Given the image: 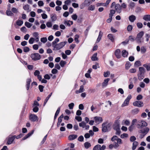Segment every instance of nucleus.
<instances>
[{"label": "nucleus", "instance_id": "3", "mask_svg": "<svg viewBox=\"0 0 150 150\" xmlns=\"http://www.w3.org/2000/svg\"><path fill=\"white\" fill-rule=\"evenodd\" d=\"M111 125L107 122L103 123L102 125V132H108V129L110 127Z\"/></svg>", "mask_w": 150, "mask_h": 150}, {"label": "nucleus", "instance_id": "49", "mask_svg": "<svg viewBox=\"0 0 150 150\" xmlns=\"http://www.w3.org/2000/svg\"><path fill=\"white\" fill-rule=\"evenodd\" d=\"M66 64V62L63 60L61 61L60 62V64L62 67H63Z\"/></svg>", "mask_w": 150, "mask_h": 150}, {"label": "nucleus", "instance_id": "47", "mask_svg": "<svg viewBox=\"0 0 150 150\" xmlns=\"http://www.w3.org/2000/svg\"><path fill=\"white\" fill-rule=\"evenodd\" d=\"M41 41L43 43H45L47 41V38L46 37H44L41 38Z\"/></svg>", "mask_w": 150, "mask_h": 150}, {"label": "nucleus", "instance_id": "29", "mask_svg": "<svg viewBox=\"0 0 150 150\" xmlns=\"http://www.w3.org/2000/svg\"><path fill=\"white\" fill-rule=\"evenodd\" d=\"M108 38L112 42H113L114 41V38L113 35L112 34H109L108 35Z\"/></svg>", "mask_w": 150, "mask_h": 150}, {"label": "nucleus", "instance_id": "51", "mask_svg": "<svg viewBox=\"0 0 150 150\" xmlns=\"http://www.w3.org/2000/svg\"><path fill=\"white\" fill-rule=\"evenodd\" d=\"M77 17L78 16L77 15L75 14L71 16V18L73 20L75 21L77 19Z\"/></svg>", "mask_w": 150, "mask_h": 150}, {"label": "nucleus", "instance_id": "27", "mask_svg": "<svg viewBox=\"0 0 150 150\" xmlns=\"http://www.w3.org/2000/svg\"><path fill=\"white\" fill-rule=\"evenodd\" d=\"M97 53H95L94 54L92 57L91 59L92 61H95L98 60V58L97 57Z\"/></svg>", "mask_w": 150, "mask_h": 150}, {"label": "nucleus", "instance_id": "6", "mask_svg": "<svg viewBox=\"0 0 150 150\" xmlns=\"http://www.w3.org/2000/svg\"><path fill=\"white\" fill-rule=\"evenodd\" d=\"M29 120L32 122H35L38 120V116L35 115L31 114L29 115Z\"/></svg>", "mask_w": 150, "mask_h": 150}, {"label": "nucleus", "instance_id": "38", "mask_svg": "<svg viewBox=\"0 0 150 150\" xmlns=\"http://www.w3.org/2000/svg\"><path fill=\"white\" fill-rule=\"evenodd\" d=\"M25 25L28 28H30L32 25V24L28 22H25Z\"/></svg>", "mask_w": 150, "mask_h": 150}, {"label": "nucleus", "instance_id": "50", "mask_svg": "<svg viewBox=\"0 0 150 150\" xmlns=\"http://www.w3.org/2000/svg\"><path fill=\"white\" fill-rule=\"evenodd\" d=\"M40 105L36 101V100H35L34 101L33 104V106H39Z\"/></svg>", "mask_w": 150, "mask_h": 150}, {"label": "nucleus", "instance_id": "62", "mask_svg": "<svg viewBox=\"0 0 150 150\" xmlns=\"http://www.w3.org/2000/svg\"><path fill=\"white\" fill-rule=\"evenodd\" d=\"M118 138V137L117 136L115 135L112 138L111 140L112 142H113L115 140H117Z\"/></svg>", "mask_w": 150, "mask_h": 150}, {"label": "nucleus", "instance_id": "16", "mask_svg": "<svg viewBox=\"0 0 150 150\" xmlns=\"http://www.w3.org/2000/svg\"><path fill=\"white\" fill-rule=\"evenodd\" d=\"M110 80V79L107 78L104 80L102 86L103 88L106 87L108 85V81Z\"/></svg>", "mask_w": 150, "mask_h": 150}, {"label": "nucleus", "instance_id": "44", "mask_svg": "<svg viewBox=\"0 0 150 150\" xmlns=\"http://www.w3.org/2000/svg\"><path fill=\"white\" fill-rule=\"evenodd\" d=\"M136 139V137L134 136H131L130 138V141L131 142H134Z\"/></svg>", "mask_w": 150, "mask_h": 150}, {"label": "nucleus", "instance_id": "5", "mask_svg": "<svg viewBox=\"0 0 150 150\" xmlns=\"http://www.w3.org/2000/svg\"><path fill=\"white\" fill-rule=\"evenodd\" d=\"M31 57L33 60L36 61L40 59L41 58L40 55L38 53L32 54Z\"/></svg>", "mask_w": 150, "mask_h": 150}, {"label": "nucleus", "instance_id": "31", "mask_svg": "<svg viewBox=\"0 0 150 150\" xmlns=\"http://www.w3.org/2000/svg\"><path fill=\"white\" fill-rule=\"evenodd\" d=\"M11 11L15 13H19V11L17 8H16L13 7L11 9Z\"/></svg>", "mask_w": 150, "mask_h": 150}, {"label": "nucleus", "instance_id": "18", "mask_svg": "<svg viewBox=\"0 0 150 150\" xmlns=\"http://www.w3.org/2000/svg\"><path fill=\"white\" fill-rule=\"evenodd\" d=\"M139 111V109L138 108H136L133 109L131 111V113L133 115L137 114Z\"/></svg>", "mask_w": 150, "mask_h": 150}, {"label": "nucleus", "instance_id": "21", "mask_svg": "<svg viewBox=\"0 0 150 150\" xmlns=\"http://www.w3.org/2000/svg\"><path fill=\"white\" fill-rule=\"evenodd\" d=\"M60 110V107L58 108L56 112L54 117V120H55L57 118V116L59 114Z\"/></svg>", "mask_w": 150, "mask_h": 150}, {"label": "nucleus", "instance_id": "7", "mask_svg": "<svg viewBox=\"0 0 150 150\" xmlns=\"http://www.w3.org/2000/svg\"><path fill=\"white\" fill-rule=\"evenodd\" d=\"M139 122L140 123L137 125L138 128H141L147 125V123L144 121L141 120L140 122L139 121Z\"/></svg>", "mask_w": 150, "mask_h": 150}, {"label": "nucleus", "instance_id": "48", "mask_svg": "<svg viewBox=\"0 0 150 150\" xmlns=\"http://www.w3.org/2000/svg\"><path fill=\"white\" fill-rule=\"evenodd\" d=\"M35 41V39L33 38H30L29 40V42L30 44H33Z\"/></svg>", "mask_w": 150, "mask_h": 150}, {"label": "nucleus", "instance_id": "4", "mask_svg": "<svg viewBox=\"0 0 150 150\" xmlns=\"http://www.w3.org/2000/svg\"><path fill=\"white\" fill-rule=\"evenodd\" d=\"M144 34V32L143 31H141L137 35L136 38V40L138 43H141L143 41V39L142 38Z\"/></svg>", "mask_w": 150, "mask_h": 150}, {"label": "nucleus", "instance_id": "40", "mask_svg": "<svg viewBox=\"0 0 150 150\" xmlns=\"http://www.w3.org/2000/svg\"><path fill=\"white\" fill-rule=\"evenodd\" d=\"M79 126L80 127H82L83 128H84L85 126H86V123L83 121L79 123Z\"/></svg>", "mask_w": 150, "mask_h": 150}, {"label": "nucleus", "instance_id": "54", "mask_svg": "<svg viewBox=\"0 0 150 150\" xmlns=\"http://www.w3.org/2000/svg\"><path fill=\"white\" fill-rule=\"evenodd\" d=\"M84 140V137L82 135L80 136L78 138V140L81 142L83 141Z\"/></svg>", "mask_w": 150, "mask_h": 150}, {"label": "nucleus", "instance_id": "15", "mask_svg": "<svg viewBox=\"0 0 150 150\" xmlns=\"http://www.w3.org/2000/svg\"><path fill=\"white\" fill-rule=\"evenodd\" d=\"M34 130H32L31 132L28 133L22 139V140H24L28 138L29 137H30L31 135L34 133Z\"/></svg>", "mask_w": 150, "mask_h": 150}, {"label": "nucleus", "instance_id": "60", "mask_svg": "<svg viewBox=\"0 0 150 150\" xmlns=\"http://www.w3.org/2000/svg\"><path fill=\"white\" fill-rule=\"evenodd\" d=\"M83 86H80V89L78 92L77 93H81L83 92Z\"/></svg>", "mask_w": 150, "mask_h": 150}, {"label": "nucleus", "instance_id": "57", "mask_svg": "<svg viewBox=\"0 0 150 150\" xmlns=\"http://www.w3.org/2000/svg\"><path fill=\"white\" fill-rule=\"evenodd\" d=\"M137 27L139 28H141L142 27L143 25L140 22H138L137 23Z\"/></svg>", "mask_w": 150, "mask_h": 150}, {"label": "nucleus", "instance_id": "9", "mask_svg": "<svg viewBox=\"0 0 150 150\" xmlns=\"http://www.w3.org/2000/svg\"><path fill=\"white\" fill-rule=\"evenodd\" d=\"M149 129L148 127H146L143 129L139 130V132L140 133H142L143 134H145L146 135L149 132Z\"/></svg>", "mask_w": 150, "mask_h": 150}, {"label": "nucleus", "instance_id": "2", "mask_svg": "<svg viewBox=\"0 0 150 150\" xmlns=\"http://www.w3.org/2000/svg\"><path fill=\"white\" fill-rule=\"evenodd\" d=\"M67 43V41H64L60 42L58 44H57L52 46L53 48V50L55 51L59 50L63 47Z\"/></svg>", "mask_w": 150, "mask_h": 150}, {"label": "nucleus", "instance_id": "52", "mask_svg": "<svg viewBox=\"0 0 150 150\" xmlns=\"http://www.w3.org/2000/svg\"><path fill=\"white\" fill-rule=\"evenodd\" d=\"M132 29V26L131 25H129L128 26L127 28V30L129 31H131V30Z\"/></svg>", "mask_w": 150, "mask_h": 150}, {"label": "nucleus", "instance_id": "45", "mask_svg": "<svg viewBox=\"0 0 150 150\" xmlns=\"http://www.w3.org/2000/svg\"><path fill=\"white\" fill-rule=\"evenodd\" d=\"M33 110L34 112H37L39 110V108L38 107L33 106Z\"/></svg>", "mask_w": 150, "mask_h": 150}, {"label": "nucleus", "instance_id": "30", "mask_svg": "<svg viewBox=\"0 0 150 150\" xmlns=\"http://www.w3.org/2000/svg\"><path fill=\"white\" fill-rule=\"evenodd\" d=\"M143 66L146 69L147 71H150V63L148 64H144L143 65Z\"/></svg>", "mask_w": 150, "mask_h": 150}, {"label": "nucleus", "instance_id": "24", "mask_svg": "<svg viewBox=\"0 0 150 150\" xmlns=\"http://www.w3.org/2000/svg\"><path fill=\"white\" fill-rule=\"evenodd\" d=\"M23 9L27 12H29L30 11V10L29 8V6L28 4H26L23 6Z\"/></svg>", "mask_w": 150, "mask_h": 150}, {"label": "nucleus", "instance_id": "25", "mask_svg": "<svg viewBox=\"0 0 150 150\" xmlns=\"http://www.w3.org/2000/svg\"><path fill=\"white\" fill-rule=\"evenodd\" d=\"M77 137V135L76 134L70 135L69 136V140H71L76 139Z\"/></svg>", "mask_w": 150, "mask_h": 150}, {"label": "nucleus", "instance_id": "13", "mask_svg": "<svg viewBox=\"0 0 150 150\" xmlns=\"http://www.w3.org/2000/svg\"><path fill=\"white\" fill-rule=\"evenodd\" d=\"M15 139V137H13V136L11 137H8V141L6 144H12Z\"/></svg>", "mask_w": 150, "mask_h": 150}, {"label": "nucleus", "instance_id": "12", "mask_svg": "<svg viewBox=\"0 0 150 150\" xmlns=\"http://www.w3.org/2000/svg\"><path fill=\"white\" fill-rule=\"evenodd\" d=\"M116 11L119 13H120L122 11V8L121 6L119 4H117L115 6Z\"/></svg>", "mask_w": 150, "mask_h": 150}, {"label": "nucleus", "instance_id": "41", "mask_svg": "<svg viewBox=\"0 0 150 150\" xmlns=\"http://www.w3.org/2000/svg\"><path fill=\"white\" fill-rule=\"evenodd\" d=\"M146 50V48L144 47H142L141 48V51L142 53H145Z\"/></svg>", "mask_w": 150, "mask_h": 150}, {"label": "nucleus", "instance_id": "56", "mask_svg": "<svg viewBox=\"0 0 150 150\" xmlns=\"http://www.w3.org/2000/svg\"><path fill=\"white\" fill-rule=\"evenodd\" d=\"M128 137V134L126 133H123L120 136V137L122 138H124V137Z\"/></svg>", "mask_w": 150, "mask_h": 150}, {"label": "nucleus", "instance_id": "34", "mask_svg": "<svg viewBox=\"0 0 150 150\" xmlns=\"http://www.w3.org/2000/svg\"><path fill=\"white\" fill-rule=\"evenodd\" d=\"M23 23V21L21 20H18L16 22V24L19 26L22 25Z\"/></svg>", "mask_w": 150, "mask_h": 150}, {"label": "nucleus", "instance_id": "17", "mask_svg": "<svg viewBox=\"0 0 150 150\" xmlns=\"http://www.w3.org/2000/svg\"><path fill=\"white\" fill-rule=\"evenodd\" d=\"M129 21L132 22H133L136 19V16L134 15H131L129 17Z\"/></svg>", "mask_w": 150, "mask_h": 150}, {"label": "nucleus", "instance_id": "39", "mask_svg": "<svg viewBox=\"0 0 150 150\" xmlns=\"http://www.w3.org/2000/svg\"><path fill=\"white\" fill-rule=\"evenodd\" d=\"M131 66V65L129 62H127L125 64V69L127 70Z\"/></svg>", "mask_w": 150, "mask_h": 150}, {"label": "nucleus", "instance_id": "43", "mask_svg": "<svg viewBox=\"0 0 150 150\" xmlns=\"http://www.w3.org/2000/svg\"><path fill=\"white\" fill-rule=\"evenodd\" d=\"M135 6V4L133 2H131L129 5V6L131 8H133Z\"/></svg>", "mask_w": 150, "mask_h": 150}, {"label": "nucleus", "instance_id": "10", "mask_svg": "<svg viewBox=\"0 0 150 150\" xmlns=\"http://www.w3.org/2000/svg\"><path fill=\"white\" fill-rule=\"evenodd\" d=\"M94 120L96 123L99 124L103 121V119L102 117L96 116L94 117Z\"/></svg>", "mask_w": 150, "mask_h": 150}, {"label": "nucleus", "instance_id": "20", "mask_svg": "<svg viewBox=\"0 0 150 150\" xmlns=\"http://www.w3.org/2000/svg\"><path fill=\"white\" fill-rule=\"evenodd\" d=\"M143 18L146 21H150V15H146L144 16Z\"/></svg>", "mask_w": 150, "mask_h": 150}, {"label": "nucleus", "instance_id": "14", "mask_svg": "<svg viewBox=\"0 0 150 150\" xmlns=\"http://www.w3.org/2000/svg\"><path fill=\"white\" fill-rule=\"evenodd\" d=\"M115 54L117 58H120L121 57L120 50L119 49H117L115 51Z\"/></svg>", "mask_w": 150, "mask_h": 150}, {"label": "nucleus", "instance_id": "61", "mask_svg": "<svg viewBox=\"0 0 150 150\" xmlns=\"http://www.w3.org/2000/svg\"><path fill=\"white\" fill-rule=\"evenodd\" d=\"M74 106V104L73 103H72L69 104L68 106L69 107V108L70 109H73V107Z\"/></svg>", "mask_w": 150, "mask_h": 150}, {"label": "nucleus", "instance_id": "26", "mask_svg": "<svg viewBox=\"0 0 150 150\" xmlns=\"http://www.w3.org/2000/svg\"><path fill=\"white\" fill-rule=\"evenodd\" d=\"M103 33L101 31H100L99 33L98 37L97 40L96 42H98L101 40V37L102 36Z\"/></svg>", "mask_w": 150, "mask_h": 150}, {"label": "nucleus", "instance_id": "33", "mask_svg": "<svg viewBox=\"0 0 150 150\" xmlns=\"http://www.w3.org/2000/svg\"><path fill=\"white\" fill-rule=\"evenodd\" d=\"M52 94H49V95L46 98L44 103L43 106H44L46 104L49 98L50 97Z\"/></svg>", "mask_w": 150, "mask_h": 150}, {"label": "nucleus", "instance_id": "55", "mask_svg": "<svg viewBox=\"0 0 150 150\" xmlns=\"http://www.w3.org/2000/svg\"><path fill=\"white\" fill-rule=\"evenodd\" d=\"M110 72L107 71L106 72H104V76L105 77H108L110 74Z\"/></svg>", "mask_w": 150, "mask_h": 150}, {"label": "nucleus", "instance_id": "53", "mask_svg": "<svg viewBox=\"0 0 150 150\" xmlns=\"http://www.w3.org/2000/svg\"><path fill=\"white\" fill-rule=\"evenodd\" d=\"M6 14L8 16H12L13 15V13L11 11H6Z\"/></svg>", "mask_w": 150, "mask_h": 150}, {"label": "nucleus", "instance_id": "63", "mask_svg": "<svg viewBox=\"0 0 150 150\" xmlns=\"http://www.w3.org/2000/svg\"><path fill=\"white\" fill-rule=\"evenodd\" d=\"M97 68H99L98 64H96V65H93L92 66V68L94 69H97Z\"/></svg>", "mask_w": 150, "mask_h": 150}, {"label": "nucleus", "instance_id": "59", "mask_svg": "<svg viewBox=\"0 0 150 150\" xmlns=\"http://www.w3.org/2000/svg\"><path fill=\"white\" fill-rule=\"evenodd\" d=\"M75 119L78 122H81L82 121V118L80 116H77L75 117Z\"/></svg>", "mask_w": 150, "mask_h": 150}, {"label": "nucleus", "instance_id": "1", "mask_svg": "<svg viewBox=\"0 0 150 150\" xmlns=\"http://www.w3.org/2000/svg\"><path fill=\"white\" fill-rule=\"evenodd\" d=\"M145 72V69L143 67H139L137 74L139 80L141 81L144 78V73Z\"/></svg>", "mask_w": 150, "mask_h": 150}, {"label": "nucleus", "instance_id": "11", "mask_svg": "<svg viewBox=\"0 0 150 150\" xmlns=\"http://www.w3.org/2000/svg\"><path fill=\"white\" fill-rule=\"evenodd\" d=\"M113 128L114 130H117L120 129V124L117 121H115L113 125Z\"/></svg>", "mask_w": 150, "mask_h": 150}, {"label": "nucleus", "instance_id": "8", "mask_svg": "<svg viewBox=\"0 0 150 150\" xmlns=\"http://www.w3.org/2000/svg\"><path fill=\"white\" fill-rule=\"evenodd\" d=\"M133 105L135 106L138 107H142L144 105V104L143 102L139 101H134L133 103Z\"/></svg>", "mask_w": 150, "mask_h": 150}, {"label": "nucleus", "instance_id": "37", "mask_svg": "<svg viewBox=\"0 0 150 150\" xmlns=\"http://www.w3.org/2000/svg\"><path fill=\"white\" fill-rule=\"evenodd\" d=\"M134 66L136 67H138L141 66V62L139 61H136L134 63Z\"/></svg>", "mask_w": 150, "mask_h": 150}, {"label": "nucleus", "instance_id": "36", "mask_svg": "<svg viewBox=\"0 0 150 150\" xmlns=\"http://www.w3.org/2000/svg\"><path fill=\"white\" fill-rule=\"evenodd\" d=\"M59 40L58 38H56L52 42V46L57 44V43L59 42Z\"/></svg>", "mask_w": 150, "mask_h": 150}, {"label": "nucleus", "instance_id": "19", "mask_svg": "<svg viewBox=\"0 0 150 150\" xmlns=\"http://www.w3.org/2000/svg\"><path fill=\"white\" fill-rule=\"evenodd\" d=\"M31 81L30 78L27 79L26 81V88L27 90H28L30 87V83Z\"/></svg>", "mask_w": 150, "mask_h": 150}, {"label": "nucleus", "instance_id": "58", "mask_svg": "<svg viewBox=\"0 0 150 150\" xmlns=\"http://www.w3.org/2000/svg\"><path fill=\"white\" fill-rule=\"evenodd\" d=\"M40 72L38 70H35L34 73V75L35 76H38L40 75Z\"/></svg>", "mask_w": 150, "mask_h": 150}, {"label": "nucleus", "instance_id": "42", "mask_svg": "<svg viewBox=\"0 0 150 150\" xmlns=\"http://www.w3.org/2000/svg\"><path fill=\"white\" fill-rule=\"evenodd\" d=\"M51 18L53 21H55L57 19L56 15L54 14H52L51 15Z\"/></svg>", "mask_w": 150, "mask_h": 150}, {"label": "nucleus", "instance_id": "64", "mask_svg": "<svg viewBox=\"0 0 150 150\" xmlns=\"http://www.w3.org/2000/svg\"><path fill=\"white\" fill-rule=\"evenodd\" d=\"M85 4L86 5L88 6L91 4V2L89 0H85Z\"/></svg>", "mask_w": 150, "mask_h": 150}, {"label": "nucleus", "instance_id": "22", "mask_svg": "<svg viewBox=\"0 0 150 150\" xmlns=\"http://www.w3.org/2000/svg\"><path fill=\"white\" fill-rule=\"evenodd\" d=\"M122 56L123 57H127L128 54V53L126 50H123L122 52Z\"/></svg>", "mask_w": 150, "mask_h": 150}, {"label": "nucleus", "instance_id": "32", "mask_svg": "<svg viewBox=\"0 0 150 150\" xmlns=\"http://www.w3.org/2000/svg\"><path fill=\"white\" fill-rule=\"evenodd\" d=\"M129 101L127 100V99H125L123 103L122 104V107H123L129 104Z\"/></svg>", "mask_w": 150, "mask_h": 150}, {"label": "nucleus", "instance_id": "28", "mask_svg": "<svg viewBox=\"0 0 150 150\" xmlns=\"http://www.w3.org/2000/svg\"><path fill=\"white\" fill-rule=\"evenodd\" d=\"M84 146L86 149H88L91 146V144L88 142H86L84 144Z\"/></svg>", "mask_w": 150, "mask_h": 150}, {"label": "nucleus", "instance_id": "35", "mask_svg": "<svg viewBox=\"0 0 150 150\" xmlns=\"http://www.w3.org/2000/svg\"><path fill=\"white\" fill-rule=\"evenodd\" d=\"M101 147V145L100 144H97L95 146L93 149V150H99L100 149Z\"/></svg>", "mask_w": 150, "mask_h": 150}, {"label": "nucleus", "instance_id": "46", "mask_svg": "<svg viewBox=\"0 0 150 150\" xmlns=\"http://www.w3.org/2000/svg\"><path fill=\"white\" fill-rule=\"evenodd\" d=\"M115 11L114 10H110V13L109 14L110 17H112L113 15L115 13Z\"/></svg>", "mask_w": 150, "mask_h": 150}, {"label": "nucleus", "instance_id": "23", "mask_svg": "<svg viewBox=\"0 0 150 150\" xmlns=\"http://www.w3.org/2000/svg\"><path fill=\"white\" fill-rule=\"evenodd\" d=\"M138 144V142L137 141H134L133 143V146L132 147V149L134 150L136 149L137 146Z\"/></svg>", "mask_w": 150, "mask_h": 150}]
</instances>
